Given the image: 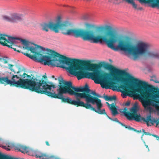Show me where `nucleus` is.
<instances>
[{
  "label": "nucleus",
  "mask_w": 159,
  "mask_h": 159,
  "mask_svg": "<svg viewBox=\"0 0 159 159\" xmlns=\"http://www.w3.org/2000/svg\"><path fill=\"white\" fill-rule=\"evenodd\" d=\"M45 143H46V144L48 146H50V144H49L48 141H46L45 142Z\"/></svg>",
  "instance_id": "nucleus-30"
},
{
  "label": "nucleus",
  "mask_w": 159,
  "mask_h": 159,
  "mask_svg": "<svg viewBox=\"0 0 159 159\" xmlns=\"http://www.w3.org/2000/svg\"><path fill=\"white\" fill-rule=\"evenodd\" d=\"M36 47L40 48L39 52H35V48L33 46L29 47L28 46L23 47V48L25 49L30 51L34 53V55H31L30 54L22 52L24 55L32 59H33L39 62L44 61L45 65H51L53 66L61 67L65 68L63 66H59L56 65L55 64L56 61H58V60L56 58L59 57L60 59L59 61L63 64H66L68 65L69 63V58L67 57L61 55L56 52L54 51L47 48L45 50V48L42 46L37 44H35Z\"/></svg>",
  "instance_id": "nucleus-6"
},
{
  "label": "nucleus",
  "mask_w": 159,
  "mask_h": 159,
  "mask_svg": "<svg viewBox=\"0 0 159 159\" xmlns=\"http://www.w3.org/2000/svg\"><path fill=\"white\" fill-rule=\"evenodd\" d=\"M138 108L137 105H135L130 109V112L127 111V108L125 107L122 112L124 116L129 120H134L136 121L139 122L142 120V117L139 114H137Z\"/></svg>",
  "instance_id": "nucleus-9"
},
{
  "label": "nucleus",
  "mask_w": 159,
  "mask_h": 159,
  "mask_svg": "<svg viewBox=\"0 0 159 159\" xmlns=\"http://www.w3.org/2000/svg\"><path fill=\"white\" fill-rule=\"evenodd\" d=\"M85 100L86 102L84 103L83 107L86 109H90L100 114H106L104 109L101 110L102 104L100 99L87 93Z\"/></svg>",
  "instance_id": "nucleus-8"
},
{
  "label": "nucleus",
  "mask_w": 159,
  "mask_h": 159,
  "mask_svg": "<svg viewBox=\"0 0 159 159\" xmlns=\"http://www.w3.org/2000/svg\"><path fill=\"white\" fill-rule=\"evenodd\" d=\"M12 37L5 34H0V44L3 46L11 48L14 49V51L20 52V51L18 50H17L16 48H14L13 40L14 39L11 38Z\"/></svg>",
  "instance_id": "nucleus-10"
},
{
  "label": "nucleus",
  "mask_w": 159,
  "mask_h": 159,
  "mask_svg": "<svg viewBox=\"0 0 159 159\" xmlns=\"http://www.w3.org/2000/svg\"><path fill=\"white\" fill-rule=\"evenodd\" d=\"M106 103L111 111V113L113 116H115L116 115L118 114L117 109L116 108V107L115 106L116 103L115 102L111 104H109L107 102H106Z\"/></svg>",
  "instance_id": "nucleus-12"
},
{
  "label": "nucleus",
  "mask_w": 159,
  "mask_h": 159,
  "mask_svg": "<svg viewBox=\"0 0 159 159\" xmlns=\"http://www.w3.org/2000/svg\"><path fill=\"white\" fill-rule=\"evenodd\" d=\"M142 131L143 132L144 134H143L142 137L141 138H142L143 137V136L144 134L146 135H152V134H151L149 132H146L145 131V130L144 129H142Z\"/></svg>",
  "instance_id": "nucleus-26"
},
{
  "label": "nucleus",
  "mask_w": 159,
  "mask_h": 159,
  "mask_svg": "<svg viewBox=\"0 0 159 159\" xmlns=\"http://www.w3.org/2000/svg\"><path fill=\"white\" fill-rule=\"evenodd\" d=\"M120 81L124 84L121 85L119 87L123 89V98L126 96L130 97L134 96L137 92L140 93V99L143 106L144 109L150 113L154 112V109L150 106L154 107L157 111L159 110V89L149 85L144 81L139 80L137 84L136 89L130 86L125 82V79L120 78Z\"/></svg>",
  "instance_id": "nucleus-4"
},
{
  "label": "nucleus",
  "mask_w": 159,
  "mask_h": 159,
  "mask_svg": "<svg viewBox=\"0 0 159 159\" xmlns=\"http://www.w3.org/2000/svg\"><path fill=\"white\" fill-rule=\"evenodd\" d=\"M61 17L58 16L57 17V22L54 23V24L58 25V33L59 30L60 29L62 33L64 35L72 34L76 38L81 37L84 40L90 41L91 43H93L105 42L108 33L107 30H106L105 29L99 30L98 29V27L96 28L98 30L101 31L105 30L106 31L103 35H98L96 36L95 32L93 30L71 29V25L67 21L61 23ZM106 26H103L105 27Z\"/></svg>",
  "instance_id": "nucleus-5"
},
{
  "label": "nucleus",
  "mask_w": 159,
  "mask_h": 159,
  "mask_svg": "<svg viewBox=\"0 0 159 159\" xmlns=\"http://www.w3.org/2000/svg\"><path fill=\"white\" fill-rule=\"evenodd\" d=\"M30 82V86H26L25 88L29 89L38 93L44 94L51 98L61 99V102L67 103L76 107H83L84 102L80 101V98L85 99L87 93H89L90 91L87 84L80 87H76L72 86L70 81L64 80L62 78L59 77L58 88L56 94L53 90L51 91V88H56L52 82H49L43 80L38 82L37 85H36L35 82L28 80Z\"/></svg>",
  "instance_id": "nucleus-2"
},
{
  "label": "nucleus",
  "mask_w": 159,
  "mask_h": 159,
  "mask_svg": "<svg viewBox=\"0 0 159 159\" xmlns=\"http://www.w3.org/2000/svg\"><path fill=\"white\" fill-rule=\"evenodd\" d=\"M8 69L14 72L15 74L17 73L18 75H12V77L11 78V80L9 79V78L8 76L0 77V78H7L8 80H9L7 82H4L3 83H0V84H5V85L10 84L11 86H15L18 88H20L22 89H29V90L32 91L31 90L27 89L25 88L26 86H30L29 85L30 84V81L28 80H31L32 81L35 82L36 85L35 86L37 85L38 82L40 81V83H41L43 80H39L37 78H35L34 76L32 77L30 79H24L25 77V76L27 75V74L24 73L22 75L20 74V73L22 71L21 68L19 66H16V67L18 69V71L16 72L14 70L12 69L14 65L11 64H8Z\"/></svg>",
  "instance_id": "nucleus-7"
},
{
  "label": "nucleus",
  "mask_w": 159,
  "mask_h": 159,
  "mask_svg": "<svg viewBox=\"0 0 159 159\" xmlns=\"http://www.w3.org/2000/svg\"><path fill=\"white\" fill-rule=\"evenodd\" d=\"M36 156L37 157L40 158V159H48L49 156L46 154L41 153L40 154L36 155Z\"/></svg>",
  "instance_id": "nucleus-17"
},
{
  "label": "nucleus",
  "mask_w": 159,
  "mask_h": 159,
  "mask_svg": "<svg viewBox=\"0 0 159 159\" xmlns=\"http://www.w3.org/2000/svg\"><path fill=\"white\" fill-rule=\"evenodd\" d=\"M8 80L7 78H0V83H3L4 82H7L8 81Z\"/></svg>",
  "instance_id": "nucleus-24"
},
{
  "label": "nucleus",
  "mask_w": 159,
  "mask_h": 159,
  "mask_svg": "<svg viewBox=\"0 0 159 159\" xmlns=\"http://www.w3.org/2000/svg\"><path fill=\"white\" fill-rule=\"evenodd\" d=\"M151 121V124L153 125L155 123H156L157 125L159 123V120L157 121L154 119L153 120L151 119V120L150 121Z\"/></svg>",
  "instance_id": "nucleus-25"
},
{
  "label": "nucleus",
  "mask_w": 159,
  "mask_h": 159,
  "mask_svg": "<svg viewBox=\"0 0 159 159\" xmlns=\"http://www.w3.org/2000/svg\"><path fill=\"white\" fill-rule=\"evenodd\" d=\"M104 98L105 100L107 101L115 100L116 99V97L115 96H105L104 97Z\"/></svg>",
  "instance_id": "nucleus-18"
},
{
  "label": "nucleus",
  "mask_w": 159,
  "mask_h": 159,
  "mask_svg": "<svg viewBox=\"0 0 159 159\" xmlns=\"http://www.w3.org/2000/svg\"><path fill=\"white\" fill-rule=\"evenodd\" d=\"M26 76L29 78H31V76L29 75H28L27 74V75H26Z\"/></svg>",
  "instance_id": "nucleus-31"
},
{
  "label": "nucleus",
  "mask_w": 159,
  "mask_h": 159,
  "mask_svg": "<svg viewBox=\"0 0 159 159\" xmlns=\"http://www.w3.org/2000/svg\"><path fill=\"white\" fill-rule=\"evenodd\" d=\"M152 136L156 138L157 140H159V136L153 134H152Z\"/></svg>",
  "instance_id": "nucleus-27"
},
{
  "label": "nucleus",
  "mask_w": 159,
  "mask_h": 159,
  "mask_svg": "<svg viewBox=\"0 0 159 159\" xmlns=\"http://www.w3.org/2000/svg\"><path fill=\"white\" fill-rule=\"evenodd\" d=\"M98 29L108 30L105 43L108 48L116 51H124L128 57L134 61L139 60L142 56L159 59V50L150 51V45L147 43L139 41L133 44L129 38H121L113 31L110 26L99 27Z\"/></svg>",
  "instance_id": "nucleus-3"
},
{
  "label": "nucleus",
  "mask_w": 159,
  "mask_h": 159,
  "mask_svg": "<svg viewBox=\"0 0 159 159\" xmlns=\"http://www.w3.org/2000/svg\"><path fill=\"white\" fill-rule=\"evenodd\" d=\"M107 117L109 119L111 120H112V119L110 117H109V116H107Z\"/></svg>",
  "instance_id": "nucleus-32"
},
{
  "label": "nucleus",
  "mask_w": 159,
  "mask_h": 159,
  "mask_svg": "<svg viewBox=\"0 0 159 159\" xmlns=\"http://www.w3.org/2000/svg\"><path fill=\"white\" fill-rule=\"evenodd\" d=\"M127 128H126L128 129L129 130L134 131L137 132L139 133H140L141 131V130H137L133 128V127H131L130 126H127Z\"/></svg>",
  "instance_id": "nucleus-23"
},
{
  "label": "nucleus",
  "mask_w": 159,
  "mask_h": 159,
  "mask_svg": "<svg viewBox=\"0 0 159 159\" xmlns=\"http://www.w3.org/2000/svg\"><path fill=\"white\" fill-rule=\"evenodd\" d=\"M15 149L18 150L21 152L23 153L24 152H29V148L26 146L20 144H18L15 147Z\"/></svg>",
  "instance_id": "nucleus-14"
},
{
  "label": "nucleus",
  "mask_w": 159,
  "mask_h": 159,
  "mask_svg": "<svg viewBox=\"0 0 159 159\" xmlns=\"http://www.w3.org/2000/svg\"><path fill=\"white\" fill-rule=\"evenodd\" d=\"M155 82L157 83H159V81H156Z\"/></svg>",
  "instance_id": "nucleus-37"
},
{
  "label": "nucleus",
  "mask_w": 159,
  "mask_h": 159,
  "mask_svg": "<svg viewBox=\"0 0 159 159\" xmlns=\"http://www.w3.org/2000/svg\"><path fill=\"white\" fill-rule=\"evenodd\" d=\"M2 59V57H0V64L1 63V59Z\"/></svg>",
  "instance_id": "nucleus-35"
},
{
  "label": "nucleus",
  "mask_w": 159,
  "mask_h": 159,
  "mask_svg": "<svg viewBox=\"0 0 159 159\" xmlns=\"http://www.w3.org/2000/svg\"><path fill=\"white\" fill-rule=\"evenodd\" d=\"M142 120L145 122H149V121H150L151 119V116L150 115L147 116L146 119L143 117L142 118Z\"/></svg>",
  "instance_id": "nucleus-20"
},
{
  "label": "nucleus",
  "mask_w": 159,
  "mask_h": 159,
  "mask_svg": "<svg viewBox=\"0 0 159 159\" xmlns=\"http://www.w3.org/2000/svg\"><path fill=\"white\" fill-rule=\"evenodd\" d=\"M1 60V63L6 64L8 62V58L6 57H2Z\"/></svg>",
  "instance_id": "nucleus-21"
},
{
  "label": "nucleus",
  "mask_w": 159,
  "mask_h": 159,
  "mask_svg": "<svg viewBox=\"0 0 159 159\" xmlns=\"http://www.w3.org/2000/svg\"><path fill=\"white\" fill-rule=\"evenodd\" d=\"M10 74H12V73L11 72V73H10Z\"/></svg>",
  "instance_id": "nucleus-41"
},
{
  "label": "nucleus",
  "mask_w": 159,
  "mask_h": 159,
  "mask_svg": "<svg viewBox=\"0 0 159 159\" xmlns=\"http://www.w3.org/2000/svg\"><path fill=\"white\" fill-rule=\"evenodd\" d=\"M57 158V157L53 156H49L48 158V159H56Z\"/></svg>",
  "instance_id": "nucleus-28"
},
{
  "label": "nucleus",
  "mask_w": 159,
  "mask_h": 159,
  "mask_svg": "<svg viewBox=\"0 0 159 159\" xmlns=\"http://www.w3.org/2000/svg\"><path fill=\"white\" fill-rule=\"evenodd\" d=\"M2 19L6 21L12 22L11 14L10 16L3 15L2 16Z\"/></svg>",
  "instance_id": "nucleus-15"
},
{
  "label": "nucleus",
  "mask_w": 159,
  "mask_h": 159,
  "mask_svg": "<svg viewBox=\"0 0 159 159\" xmlns=\"http://www.w3.org/2000/svg\"><path fill=\"white\" fill-rule=\"evenodd\" d=\"M89 89H90L89 88ZM89 92V94L93 96V97H95L97 98L101 97V96L98 93H96L94 91H91L90 90Z\"/></svg>",
  "instance_id": "nucleus-19"
},
{
  "label": "nucleus",
  "mask_w": 159,
  "mask_h": 159,
  "mask_svg": "<svg viewBox=\"0 0 159 159\" xmlns=\"http://www.w3.org/2000/svg\"><path fill=\"white\" fill-rule=\"evenodd\" d=\"M12 22L16 23L17 21H20L23 20V17L21 15L17 13L11 14Z\"/></svg>",
  "instance_id": "nucleus-13"
},
{
  "label": "nucleus",
  "mask_w": 159,
  "mask_h": 159,
  "mask_svg": "<svg viewBox=\"0 0 159 159\" xmlns=\"http://www.w3.org/2000/svg\"><path fill=\"white\" fill-rule=\"evenodd\" d=\"M130 104V102H127L125 104V106H129Z\"/></svg>",
  "instance_id": "nucleus-29"
},
{
  "label": "nucleus",
  "mask_w": 159,
  "mask_h": 159,
  "mask_svg": "<svg viewBox=\"0 0 159 159\" xmlns=\"http://www.w3.org/2000/svg\"><path fill=\"white\" fill-rule=\"evenodd\" d=\"M41 30L43 31L48 32L49 31V29H50L56 33H58V25L54 24V23L52 22L42 24L41 25Z\"/></svg>",
  "instance_id": "nucleus-11"
},
{
  "label": "nucleus",
  "mask_w": 159,
  "mask_h": 159,
  "mask_svg": "<svg viewBox=\"0 0 159 159\" xmlns=\"http://www.w3.org/2000/svg\"><path fill=\"white\" fill-rule=\"evenodd\" d=\"M147 123V125L148 126L149 125L148 122H146Z\"/></svg>",
  "instance_id": "nucleus-34"
},
{
  "label": "nucleus",
  "mask_w": 159,
  "mask_h": 159,
  "mask_svg": "<svg viewBox=\"0 0 159 159\" xmlns=\"http://www.w3.org/2000/svg\"><path fill=\"white\" fill-rule=\"evenodd\" d=\"M95 83H97V82H96L95 81Z\"/></svg>",
  "instance_id": "nucleus-42"
},
{
  "label": "nucleus",
  "mask_w": 159,
  "mask_h": 159,
  "mask_svg": "<svg viewBox=\"0 0 159 159\" xmlns=\"http://www.w3.org/2000/svg\"><path fill=\"white\" fill-rule=\"evenodd\" d=\"M52 77L53 78H54V76L53 75L52 76Z\"/></svg>",
  "instance_id": "nucleus-38"
},
{
  "label": "nucleus",
  "mask_w": 159,
  "mask_h": 159,
  "mask_svg": "<svg viewBox=\"0 0 159 159\" xmlns=\"http://www.w3.org/2000/svg\"><path fill=\"white\" fill-rule=\"evenodd\" d=\"M56 159H59L58 158H57Z\"/></svg>",
  "instance_id": "nucleus-39"
},
{
  "label": "nucleus",
  "mask_w": 159,
  "mask_h": 159,
  "mask_svg": "<svg viewBox=\"0 0 159 159\" xmlns=\"http://www.w3.org/2000/svg\"><path fill=\"white\" fill-rule=\"evenodd\" d=\"M111 120L117 122L120 124L121 126L124 127L125 128H127V126L126 125H125V124L119 121L117 118H115L114 119H112Z\"/></svg>",
  "instance_id": "nucleus-22"
},
{
  "label": "nucleus",
  "mask_w": 159,
  "mask_h": 159,
  "mask_svg": "<svg viewBox=\"0 0 159 159\" xmlns=\"http://www.w3.org/2000/svg\"><path fill=\"white\" fill-rule=\"evenodd\" d=\"M11 38H12V39H16V40H19L22 43V44L24 45H25V46H28V45H29V42L28 41L26 40L23 39H22L20 38H16V37H13Z\"/></svg>",
  "instance_id": "nucleus-16"
},
{
  "label": "nucleus",
  "mask_w": 159,
  "mask_h": 159,
  "mask_svg": "<svg viewBox=\"0 0 159 159\" xmlns=\"http://www.w3.org/2000/svg\"><path fill=\"white\" fill-rule=\"evenodd\" d=\"M43 77L44 79H45L46 78H47V77H46V76H43Z\"/></svg>",
  "instance_id": "nucleus-33"
},
{
  "label": "nucleus",
  "mask_w": 159,
  "mask_h": 159,
  "mask_svg": "<svg viewBox=\"0 0 159 159\" xmlns=\"http://www.w3.org/2000/svg\"><path fill=\"white\" fill-rule=\"evenodd\" d=\"M104 114L107 116H107H108L106 113V114Z\"/></svg>",
  "instance_id": "nucleus-36"
},
{
  "label": "nucleus",
  "mask_w": 159,
  "mask_h": 159,
  "mask_svg": "<svg viewBox=\"0 0 159 159\" xmlns=\"http://www.w3.org/2000/svg\"><path fill=\"white\" fill-rule=\"evenodd\" d=\"M69 63L67 68L69 72L72 75H74L77 76L78 80L82 78H88L91 79L96 81H99L103 83L101 87L103 88L108 89L109 87L107 85L108 84L111 88H117V86L116 85V82L113 81H109L110 76L109 74L107 73L102 74L101 71V69L103 67L106 69L110 70L117 74L124 75L129 77L126 80V82L128 85L134 87L128 83L129 80L133 81L134 83L137 84L139 80L134 78L131 76L129 74L125 71L120 70L113 66L112 65L104 62H99L98 64L91 63L85 61L75 59L69 58ZM123 77H118L117 80L120 82L122 84L119 86V88L122 90L119 87L122 84H124L120 81V78ZM122 93L124 91L122 89ZM122 97H123V94Z\"/></svg>",
  "instance_id": "nucleus-1"
},
{
  "label": "nucleus",
  "mask_w": 159,
  "mask_h": 159,
  "mask_svg": "<svg viewBox=\"0 0 159 159\" xmlns=\"http://www.w3.org/2000/svg\"><path fill=\"white\" fill-rule=\"evenodd\" d=\"M146 147H148V146L147 145L146 146Z\"/></svg>",
  "instance_id": "nucleus-40"
}]
</instances>
